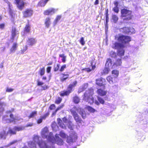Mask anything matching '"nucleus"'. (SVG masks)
I'll return each mask as SVG.
<instances>
[{
    "label": "nucleus",
    "mask_w": 148,
    "mask_h": 148,
    "mask_svg": "<svg viewBox=\"0 0 148 148\" xmlns=\"http://www.w3.org/2000/svg\"><path fill=\"white\" fill-rule=\"evenodd\" d=\"M115 39L122 43L115 42L113 44L112 47L114 49L118 50V55L120 56H124L125 53L124 49V48L125 47V44L130 41V38L128 36L119 34L118 35L115 36Z\"/></svg>",
    "instance_id": "obj_1"
},
{
    "label": "nucleus",
    "mask_w": 148,
    "mask_h": 148,
    "mask_svg": "<svg viewBox=\"0 0 148 148\" xmlns=\"http://www.w3.org/2000/svg\"><path fill=\"white\" fill-rule=\"evenodd\" d=\"M64 106V105H62L59 107H58L56 109L55 111L53 112L52 113V115L53 116L54 115H55L56 114V112H57L58 110L62 108Z\"/></svg>",
    "instance_id": "obj_35"
},
{
    "label": "nucleus",
    "mask_w": 148,
    "mask_h": 148,
    "mask_svg": "<svg viewBox=\"0 0 148 148\" xmlns=\"http://www.w3.org/2000/svg\"><path fill=\"white\" fill-rule=\"evenodd\" d=\"M39 138L38 136H34L33 141L30 142L28 143V146L31 147H35L38 144L40 148H55L53 145H50L49 143H46L45 142L39 140Z\"/></svg>",
    "instance_id": "obj_2"
},
{
    "label": "nucleus",
    "mask_w": 148,
    "mask_h": 148,
    "mask_svg": "<svg viewBox=\"0 0 148 148\" xmlns=\"http://www.w3.org/2000/svg\"><path fill=\"white\" fill-rule=\"evenodd\" d=\"M86 108L90 112H94L95 111V109H93V108H92V107L90 106H87Z\"/></svg>",
    "instance_id": "obj_42"
},
{
    "label": "nucleus",
    "mask_w": 148,
    "mask_h": 148,
    "mask_svg": "<svg viewBox=\"0 0 148 148\" xmlns=\"http://www.w3.org/2000/svg\"><path fill=\"white\" fill-rule=\"evenodd\" d=\"M93 93V90L92 89H90L88 91H86L84 94L83 100L88 102L90 104H92L94 102V99L92 97Z\"/></svg>",
    "instance_id": "obj_4"
},
{
    "label": "nucleus",
    "mask_w": 148,
    "mask_h": 148,
    "mask_svg": "<svg viewBox=\"0 0 148 148\" xmlns=\"http://www.w3.org/2000/svg\"><path fill=\"white\" fill-rule=\"evenodd\" d=\"M37 111H34L32 112L29 116V118L34 117L37 114Z\"/></svg>",
    "instance_id": "obj_40"
},
{
    "label": "nucleus",
    "mask_w": 148,
    "mask_h": 148,
    "mask_svg": "<svg viewBox=\"0 0 148 148\" xmlns=\"http://www.w3.org/2000/svg\"><path fill=\"white\" fill-rule=\"evenodd\" d=\"M51 127L53 130L54 131H56L58 129V126L56 125V123L55 122L53 123L51 125Z\"/></svg>",
    "instance_id": "obj_25"
},
{
    "label": "nucleus",
    "mask_w": 148,
    "mask_h": 148,
    "mask_svg": "<svg viewBox=\"0 0 148 148\" xmlns=\"http://www.w3.org/2000/svg\"><path fill=\"white\" fill-rule=\"evenodd\" d=\"M55 108V105L54 104H52L49 107V108L51 110L54 109Z\"/></svg>",
    "instance_id": "obj_63"
},
{
    "label": "nucleus",
    "mask_w": 148,
    "mask_h": 148,
    "mask_svg": "<svg viewBox=\"0 0 148 148\" xmlns=\"http://www.w3.org/2000/svg\"><path fill=\"white\" fill-rule=\"evenodd\" d=\"M60 134V136L62 138H64L66 137V135L63 132H61Z\"/></svg>",
    "instance_id": "obj_50"
},
{
    "label": "nucleus",
    "mask_w": 148,
    "mask_h": 148,
    "mask_svg": "<svg viewBox=\"0 0 148 148\" xmlns=\"http://www.w3.org/2000/svg\"><path fill=\"white\" fill-rule=\"evenodd\" d=\"M60 81L63 82L67 79L69 77V75L67 74H61L60 75Z\"/></svg>",
    "instance_id": "obj_20"
},
{
    "label": "nucleus",
    "mask_w": 148,
    "mask_h": 148,
    "mask_svg": "<svg viewBox=\"0 0 148 148\" xmlns=\"http://www.w3.org/2000/svg\"><path fill=\"white\" fill-rule=\"evenodd\" d=\"M19 32H18L16 30L15 27H13L12 29V38L13 39L15 38L17 39L18 36V34Z\"/></svg>",
    "instance_id": "obj_13"
},
{
    "label": "nucleus",
    "mask_w": 148,
    "mask_h": 148,
    "mask_svg": "<svg viewBox=\"0 0 148 148\" xmlns=\"http://www.w3.org/2000/svg\"><path fill=\"white\" fill-rule=\"evenodd\" d=\"M30 30V27L29 24L26 25L24 31L25 32H29Z\"/></svg>",
    "instance_id": "obj_32"
},
{
    "label": "nucleus",
    "mask_w": 148,
    "mask_h": 148,
    "mask_svg": "<svg viewBox=\"0 0 148 148\" xmlns=\"http://www.w3.org/2000/svg\"><path fill=\"white\" fill-rule=\"evenodd\" d=\"M110 55L112 57L114 58L116 56V53L114 51H111L110 52Z\"/></svg>",
    "instance_id": "obj_51"
},
{
    "label": "nucleus",
    "mask_w": 148,
    "mask_h": 148,
    "mask_svg": "<svg viewBox=\"0 0 148 148\" xmlns=\"http://www.w3.org/2000/svg\"><path fill=\"white\" fill-rule=\"evenodd\" d=\"M33 14L32 11L31 10H27L23 12L24 16L27 17L31 16Z\"/></svg>",
    "instance_id": "obj_18"
},
{
    "label": "nucleus",
    "mask_w": 148,
    "mask_h": 148,
    "mask_svg": "<svg viewBox=\"0 0 148 148\" xmlns=\"http://www.w3.org/2000/svg\"><path fill=\"white\" fill-rule=\"evenodd\" d=\"M110 68L106 66L103 70V73L105 74L108 73L110 71Z\"/></svg>",
    "instance_id": "obj_43"
},
{
    "label": "nucleus",
    "mask_w": 148,
    "mask_h": 148,
    "mask_svg": "<svg viewBox=\"0 0 148 148\" xmlns=\"http://www.w3.org/2000/svg\"><path fill=\"white\" fill-rule=\"evenodd\" d=\"M129 28L128 27H125L121 29V31L124 33L129 34Z\"/></svg>",
    "instance_id": "obj_26"
},
{
    "label": "nucleus",
    "mask_w": 148,
    "mask_h": 148,
    "mask_svg": "<svg viewBox=\"0 0 148 148\" xmlns=\"http://www.w3.org/2000/svg\"><path fill=\"white\" fill-rule=\"evenodd\" d=\"M79 99L77 96H75L73 98V101L76 103H78L79 102Z\"/></svg>",
    "instance_id": "obj_39"
},
{
    "label": "nucleus",
    "mask_w": 148,
    "mask_h": 148,
    "mask_svg": "<svg viewBox=\"0 0 148 148\" xmlns=\"http://www.w3.org/2000/svg\"><path fill=\"white\" fill-rule=\"evenodd\" d=\"M121 15L125 18L124 19L130 20L131 18V12L126 9H123L121 10Z\"/></svg>",
    "instance_id": "obj_7"
},
{
    "label": "nucleus",
    "mask_w": 148,
    "mask_h": 148,
    "mask_svg": "<svg viewBox=\"0 0 148 148\" xmlns=\"http://www.w3.org/2000/svg\"><path fill=\"white\" fill-rule=\"evenodd\" d=\"M57 10L58 9H57L51 8L45 11L44 14L46 15H52L56 12Z\"/></svg>",
    "instance_id": "obj_9"
},
{
    "label": "nucleus",
    "mask_w": 148,
    "mask_h": 148,
    "mask_svg": "<svg viewBox=\"0 0 148 148\" xmlns=\"http://www.w3.org/2000/svg\"><path fill=\"white\" fill-rule=\"evenodd\" d=\"M96 84L99 86H101L105 85V79H104L100 78L96 80Z\"/></svg>",
    "instance_id": "obj_15"
},
{
    "label": "nucleus",
    "mask_w": 148,
    "mask_h": 148,
    "mask_svg": "<svg viewBox=\"0 0 148 148\" xmlns=\"http://www.w3.org/2000/svg\"><path fill=\"white\" fill-rule=\"evenodd\" d=\"M4 1L6 2L8 4V6H9V8L10 9V14L11 15V16H12V10H11V9H10V3L7 0H4Z\"/></svg>",
    "instance_id": "obj_45"
},
{
    "label": "nucleus",
    "mask_w": 148,
    "mask_h": 148,
    "mask_svg": "<svg viewBox=\"0 0 148 148\" xmlns=\"http://www.w3.org/2000/svg\"><path fill=\"white\" fill-rule=\"evenodd\" d=\"M5 132L3 131L0 133V138L5 139Z\"/></svg>",
    "instance_id": "obj_31"
},
{
    "label": "nucleus",
    "mask_w": 148,
    "mask_h": 148,
    "mask_svg": "<svg viewBox=\"0 0 148 148\" xmlns=\"http://www.w3.org/2000/svg\"><path fill=\"white\" fill-rule=\"evenodd\" d=\"M77 84V82L76 81H74L73 83H72V84H70L69 85V86L68 87L69 89H70V90H72V88L73 87H74V86H75Z\"/></svg>",
    "instance_id": "obj_29"
},
{
    "label": "nucleus",
    "mask_w": 148,
    "mask_h": 148,
    "mask_svg": "<svg viewBox=\"0 0 148 148\" xmlns=\"http://www.w3.org/2000/svg\"><path fill=\"white\" fill-rule=\"evenodd\" d=\"M18 45L16 42H14L10 49V52L11 53H14L17 50L18 47Z\"/></svg>",
    "instance_id": "obj_17"
},
{
    "label": "nucleus",
    "mask_w": 148,
    "mask_h": 148,
    "mask_svg": "<svg viewBox=\"0 0 148 148\" xmlns=\"http://www.w3.org/2000/svg\"><path fill=\"white\" fill-rule=\"evenodd\" d=\"M79 42L81 44L83 45L85 44V42L84 41V38L83 37H81Z\"/></svg>",
    "instance_id": "obj_49"
},
{
    "label": "nucleus",
    "mask_w": 148,
    "mask_h": 148,
    "mask_svg": "<svg viewBox=\"0 0 148 148\" xmlns=\"http://www.w3.org/2000/svg\"><path fill=\"white\" fill-rule=\"evenodd\" d=\"M18 8L20 9H22L23 7L24 2L23 0H15Z\"/></svg>",
    "instance_id": "obj_16"
},
{
    "label": "nucleus",
    "mask_w": 148,
    "mask_h": 148,
    "mask_svg": "<svg viewBox=\"0 0 148 148\" xmlns=\"http://www.w3.org/2000/svg\"><path fill=\"white\" fill-rule=\"evenodd\" d=\"M13 89L9 88H7L6 90V91L7 92H12L13 91Z\"/></svg>",
    "instance_id": "obj_61"
},
{
    "label": "nucleus",
    "mask_w": 148,
    "mask_h": 148,
    "mask_svg": "<svg viewBox=\"0 0 148 148\" xmlns=\"http://www.w3.org/2000/svg\"><path fill=\"white\" fill-rule=\"evenodd\" d=\"M112 18L113 22L115 23H116L117 22L118 19L117 16L115 15H112Z\"/></svg>",
    "instance_id": "obj_36"
},
{
    "label": "nucleus",
    "mask_w": 148,
    "mask_h": 148,
    "mask_svg": "<svg viewBox=\"0 0 148 148\" xmlns=\"http://www.w3.org/2000/svg\"><path fill=\"white\" fill-rule=\"evenodd\" d=\"M63 121L65 123V124L62 123V121L60 119H58L57 121L59 126L62 128L65 129L66 128V125L67 124V123L68 122V120L66 118L64 117L63 119Z\"/></svg>",
    "instance_id": "obj_8"
},
{
    "label": "nucleus",
    "mask_w": 148,
    "mask_h": 148,
    "mask_svg": "<svg viewBox=\"0 0 148 148\" xmlns=\"http://www.w3.org/2000/svg\"><path fill=\"white\" fill-rule=\"evenodd\" d=\"M71 91L68 88V90L65 91H63L60 93V95L61 96H63L65 95H68Z\"/></svg>",
    "instance_id": "obj_24"
},
{
    "label": "nucleus",
    "mask_w": 148,
    "mask_h": 148,
    "mask_svg": "<svg viewBox=\"0 0 148 148\" xmlns=\"http://www.w3.org/2000/svg\"><path fill=\"white\" fill-rule=\"evenodd\" d=\"M61 17V15H59L57 16L53 23L54 26L60 20Z\"/></svg>",
    "instance_id": "obj_27"
},
{
    "label": "nucleus",
    "mask_w": 148,
    "mask_h": 148,
    "mask_svg": "<svg viewBox=\"0 0 148 148\" xmlns=\"http://www.w3.org/2000/svg\"><path fill=\"white\" fill-rule=\"evenodd\" d=\"M17 142L16 140H14L12 142L10 143L9 144H8L7 145L5 146L6 147H8L10 146V145L14 144L15 143H16Z\"/></svg>",
    "instance_id": "obj_56"
},
{
    "label": "nucleus",
    "mask_w": 148,
    "mask_h": 148,
    "mask_svg": "<svg viewBox=\"0 0 148 148\" xmlns=\"http://www.w3.org/2000/svg\"><path fill=\"white\" fill-rule=\"evenodd\" d=\"M113 11L116 13H118L119 12V9L117 7H115L113 9Z\"/></svg>",
    "instance_id": "obj_57"
},
{
    "label": "nucleus",
    "mask_w": 148,
    "mask_h": 148,
    "mask_svg": "<svg viewBox=\"0 0 148 148\" xmlns=\"http://www.w3.org/2000/svg\"><path fill=\"white\" fill-rule=\"evenodd\" d=\"M43 119H42V117L41 116L40 118L39 119H38L37 120V123L38 124H40V123H42Z\"/></svg>",
    "instance_id": "obj_59"
},
{
    "label": "nucleus",
    "mask_w": 148,
    "mask_h": 148,
    "mask_svg": "<svg viewBox=\"0 0 148 148\" xmlns=\"http://www.w3.org/2000/svg\"><path fill=\"white\" fill-rule=\"evenodd\" d=\"M76 111L77 112L79 113L83 119H85L86 117V114L85 112L83 109L79 108L77 109L76 107L73 108L71 110V113L76 122L78 124L79 123H81L82 121L81 120V119L79 117L76 113Z\"/></svg>",
    "instance_id": "obj_3"
},
{
    "label": "nucleus",
    "mask_w": 148,
    "mask_h": 148,
    "mask_svg": "<svg viewBox=\"0 0 148 148\" xmlns=\"http://www.w3.org/2000/svg\"><path fill=\"white\" fill-rule=\"evenodd\" d=\"M40 75L41 76L44 75L45 73V69L44 67H43L40 69L39 72Z\"/></svg>",
    "instance_id": "obj_30"
},
{
    "label": "nucleus",
    "mask_w": 148,
    "mask_h": 148,
    "mask_svg": "<svg viewBox=\"0 0 148 148\" xmlns=\"http://www.w3.org/2000/svg\"><path fill=\"white\" fill-rule=\"evenodd\" d=\"M10 117L11 118V119L10 120L9 119V116H4L3 118V121L4 123H10L13 121L15 122L16 120H20L19 118L18 117H16L15 118L14 117L13 115L12 114H10Z\"/></svg>",
    "instance_id": "obj_6"
},
{
    "label": "nucleus",
    "mask_w": 148,
    "mask_h": 148,
    "mask_svg": "<svg viewBox=\"0 0 148 148\" xmlns=\"http://www.w3.org/2000/svg\"><path fill=\"white\" fill-rule=\"evenodd\" d=\"M62 100V99L61 98H60V97H58L56 99V100L55 101L56 103L57 104H59L61 102Z\"/></svg>",
    "instance_id": "obj_48"
},
{
    "label": "nucleus",
    "mask_w": 148,
    "mask_h": 148,
    "mask_svg": "<svg viewBox=\"0 0 148 148\" xmlns=\"http://www.w3.org/2000/svg\"><path fill=\"white\" fill-rule=\"evenodd\" d=\"M77 137L76 134H71L69 136H67L66 140L67 143H69L75 141L77 139Z\"/></svg>",
    "instance_id": "obj_11"
},
{
    "label": "nucleus",
    "mask_w": 148,
    "mask_h": 148,
    "mask_svg": "<svg viewBox=\"0 0 148 148\" xmlns=\"http://www.w3.org/2000/svg\"><path fill=\"white\" fill-rule=\"evenodd\" d=\"M66 68V64H64L62 65L60 69V71L61 72L63 71L64 69Z\"/></svg>",
    "instance_id": "obj_52"
},
{
    "label": "nucleus",
    "mask_w": 148,
    "mask_h": 148,
    "mask_svg": "<svg viewBox=\"0 0 148 148\" xmlns=\"http://www.w3.org/2000/svg\"><path fill=\"white\" fill-rule=\"evenodd\" d=\"M60 65V64H57L56 66L55 67L54 69L55 71H57L58 70Z\"/></svg>",
    "instance_id": "obj_55"
},
{
    "label": "nucleus",
    "mask_w": 148,
    "mask_h": 148,
    "mask_svg": "<svg viewBox=\"0 0 148 148\" xmlns=\"http://www.w3.org/2000/svg\"><path fill=\"white\" fill-rule=\"evenodd\" d=\"M88 84H84L81 87L79 88V92H81L85 89H86L88 87Z\"/></svg>",
    "instance_id": "obj_28"
},
{
    "label": "nucleus",
    "mask_w": 148,
    "mask_h": 148,
    "mask_svg": "<svg viewBox=\"0 0 148 148\" xmlns=\"http://www.w3.org/2000/svg\"><path fill=\"white\" fill-rule=\"evenodd\" d=\"M36 40L34 38H29L27 41L28 45L31 46L33 45L36 43Z\"/></svg>",
    "instance_id": "obj_19"
},
{
    "label": "nucleus",
    "mask_w": 148,
    "mask_h": 148,
    "mask_svg": "<svg viewBox=\"0 0 148 148\" xmlns=\"http://www.w3.org/2000/svg\"><path fill=\"white\" fill-rule=\"evenodd\" d=\"M49 115V112H48L44 114L43 116H41L42 118L43 119H45Z\"/></svg>",
    "instance_id": "obj_53"
},
{
    "label": "nucleus",
    "mask_w": 148,
    "mask_h": 148,
    "mask_svg": "<svg viewBox=\"0 0 148 148\" xmlns=\"http://www.w3.org/2000/svg\"><path fill=\"white\" fill-rule=\"evenodd\" d=\"M112 79V78L110 76H109L107 78V80L110 84H112L113 83Z\"/></svg>",
    "instance_id": "obj_41"
},
{
    "label": "nucleus",
    "mask_w": 148,
    "mask_h": 148,
    "mask_svg": "<svg viewBox=\"0 0 148 148\" xmlns=\"http://www.w3.org/2000/svg\"><path fill=\"white\" fill-rule=\"evenodd\" d=\"M91 65L92 68V70H93L95 69V66L94 65H93L92 64V63L91 62ZM84 70H85V71H86L88 72H90L91 71V69L89 68H86L85 69H84Z\"/></svg>",
    "instance_id": "obj_33"
},
{
    "label": "nucleus",
    "mask_w": 148,
    "mask_h": 148,
    "mask_svg": "<svg viewBox=\"0 0 148 148\" xmlns=\"http://www.w3.org/2000/svg\"><path fill=\"white\" fill-rule=\"evenodd\" d=\"M97 93L100 96H103L106 95L107 93L106 91L103 90L101 89H98L97 91Z\"/></svg>",
    "instance_id": "obj_22"
},
{
    "label": "nucleus",
    "mask_w": 148,
    "mask_h": 148,
    "mask_svg": "<svg viewBox=\"0 0 148 148\" xmlns=\"http://www.w3.org/2000/svg\"><path fill=\"white\" fill-rule=\"evenodd\" d=\"M23 130L22 127H15L13 129H10L7 132L8 134L10 135L15 134L17 131H19Z\"/></svg>",
    "instance_id": "obj_10"
},
{
    "label": "nucleus",
    "mask_w": 148,
    "mask_h": 148,
    "mask_svg": "<svg viewBox=\"0 0 148 148\" xmlns=\"http://www.w3.org/2000/svg\"><path fill=\"white\" fill-rule=\"evenodd\" d=\"M27 46H25V47H24L23 49H22L21 51V53H23L25 52L27 50Z\"/></svg>",
    "instance_id": "obj_54"
},
{
    "label": "nucleus",
    "mask_w": 148,
    "mask_h": 148,
    "mask_svg": "<svg viewBox=\"0 0 148 148\" xmlns=\"http://www.w3.org/2000/svg\"><path fill=\"white\" fill-rule=\"evenodd\" d=\"M112 74L114 75V77H117L119 75V71L117 70H113L112 71Z\"/></svg>",
    "instance_id": "obj_37"
},
{
    "label": "nucleus",
    "mask_w": 148,
    "mask_h": 148,
    "mask_svg": "<svg viewBox=\"0 0 148 148\" xmlns=\"http://www.w3.org/2000/svg\"><path fill=\"white\" fill-rule=\"evenodd\" d=\"M97 99L100 103L102 104H103L104 103V101L101 98L99 97H98Z\"/></svg>",
    "instance_id": "obj_47"
},
{
    "label": "nucleus",
    "mask_w": 148,
    "mask_h": 148,
    "mask_svg": "<svg viewBox=\"0 0 148 148\" xmlns=\"http://www.w3.org/2000/svg\"><path fill=\"white\" fill-rule=\"evenodd\" d=\"M121 59H118L117 60V61L116 62H115V63L114 64L115 65V66L116 67V66H119L120 65H121Z\"/></svg>",
    "instance_id": "obj_38"
},
{
    "label": "nucleus",
    "mask_w": 148,
    "mask_h": 148,
    "mask_svg": "<svg viewBox=\"0 0 148 148\" xmlns=\"http://www.w3.org/2000/svg\"><path fill=\"white\" fill-rule=\"evenodd\" d=\"M41 136L43 138H46L50 141L53 142L54 137L52 136V134L50 132L49 134L48 128L47 127H45L42 130L41 132Z\"/></svg>",
    "instance_id": "obj_5"
},
{
    "label": "nucleus",
    "mask_w": 148,
    "mask_h": 148,
    "mask_svg": "<svg viewBox=\"0 0 148 148\" xmlns=\"http://www.w3.org/2000/svg\"><path fill=\"white\" fill-rule=\"evenodd\" d=\"M106 66L110 69H114L115 67L114 64L112 65V60L110 58L107 59L106 64Z\"/></svg>",
    "instance_id": "obj_14"
},
{
    "label": "nucleus",
    "mask_w": 148,
    "mask_h": 148,
    "mask_svg": "<svg viewBox=\"0 0 148 148\" xmlns=\"http://www.w3.org/2000/svg\"><path fill=\"white\" fill-rule=\"evenodd\" d=\"M51 69V67L50 66L48 67L47 69V73H49L50 72Z\"/></svg>",
    "instance_id": "obj_62"
},
{
    "label": "nucleus",
    "mask_w": 148,
    "mask_h": 148,
    "mask_svg": "<svg viewBox=\"0 0 148 148\" xmlns=\"http://www.w3.org/2000/svg\"><path fill=\"white\" fill-rule=\"evenodd\" d=\"M108 10H107L106 12V23L108 22V21L109 18L108 17Z\"/></svg>",
    "instance_id": "obj_58"
},
{
    "label": "nucleus",
    "mask_w": 148,
    "mask_h": 148,
    "mask_svg": "<svg viewBox=\"0 0 148 148\" xmlns=\"http://www.w3.org/2000/svg\"><path fill=\"white\" fill-rule=\"evenodd\" d=\"M49 0H41L38 3V5L39 6H44Z\"/></svg>",
    "instance_id": "obj_23"
},
{
    "label": "nucleus",
    "mask_w": 148,
    "mask_h": 148,
    "mask_svg": "<svg viewBox=\"0 0 148 148\" xmlns=\"http://www.w3.org/2000/svg\"><path fill=\"white\" fill-rule=\"evenodd\" d=\"M129 34H131L132 33H134L135 32V29L133 28H130L129 29Z\"/></svg>",
    "instance_id": "obj_46"
},
{
    "label": "nucleus",
    "mask_w": 148,
    "mask_h": 148,
    "mask_svg": "<svg viewBox=\"0 0 148 148\" xmlns=\"http://www.w3.org/2000/svg\"><path fill=\"white\" fill-rule=\"evenodd\" d=\"M44 84L43 82L39 81H37V85L38 86H41Z\"/></svg>",
    "instance_id": "obj_60"
},
{
    "label": "nucleus",
    "mask_w": 148,
    "mask_h": 148,
    "mask_svg": "<svg viewBox=\"0 0 148 148\" xmlns=\"http://www.w3.org/2000/svg\"><path fill=\"white\" fill-rule=\"evenodd\" d=\"M56 138L54 137L53 140H54L53 142L51 141L53 143L56 142L57 144L59 145H62L63 144V141L62 139L59 138L58 135L56 134L55 135Z\"/></svg>",
    "instance_id": "obj_12"
},
{
    "label": "nucleus",
    "mask_w": 148,
    "mask_h": 148,
    "mask_svg": "<svg viewBox=\"0 0 148 148\" xmlns=\"http://www.w3.org/2000/svg\"><path fill=\"white\" fill-rule=\"evenodd\" d=\"M51 24L50 18L49 17L46 18L45 21V27L47 28L49 27Z\"/></svg>",
    "instance_id": "obj_21"
},
{
    "label": "nucleus",
    "mask_w": 148,
    "mask_h": 148,
    "mask_svg": "<svg viewBox=\"0 0 148 148\" xmlns=\"http://www.w3.org/2000/svg\"><path fill=\"white\" fill-rule=\"evenodd\" d=\"M59 57L62 58V61L64 63L66 61V56H65L64 54H61L59 55Z\"/></svg>",
    "instance_id": "obj_34"
},
{
    "label": "nucleus",
    "mask_w": 148,
    "mask_h": 148,
    "mask_svg": "<svg viewBox=\"0 0 148 148\" xmlns=\"http://www.w3.org/2000/svg\"><path fill=\"white\" fill-rule=\"evenodd\" d=\"M67 125L68 128L70 130H73V126L71 122H69L66 125Z\"/></svg>",
    "instance_id": "obj_44"
},
{
    "label": "nucleus",
    "mask_w": 148,
    "mask_h": 148,
    "mask_svg": "<svg viewBox=\"0 0 148 148\" xmlns=\"http://www.w3.org/2000/svg\"><path fill=\"white\" fill-rule=\"evenodd\" d=\"M42 88L44 90H45L48 88V86L46 85H45L43 86H42Z\"/></svg>",
    "instance_id": "obj_64"
}]
</instances>
